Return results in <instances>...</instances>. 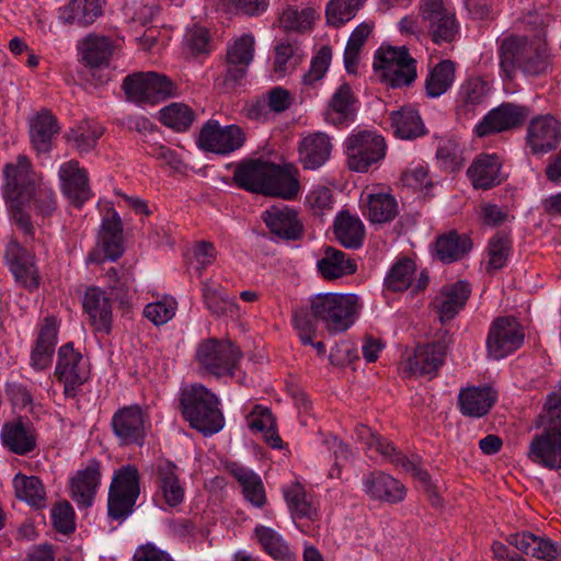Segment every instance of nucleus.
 Returning a JSON list of instances; mask_svg holds the SVG:
<instances>
[{
  "mask_svg": "<svg viewBox=\"0 0 561 561\" xmlns=\"http://www.w3.org/2000/svg\"><path fill=\"white\" fill-rule=\"evenodd\" d=\"M500 67L507 79L519 70L526 77H543L552 71L553 56L541 38L510 35L499 47Z\"/></svg>",
  "mask_w": 561,
  "mask_h": 561,
  "instance_id": "f257e3e1",
  "label": "nucleus"
},
{
  "mask_svg": "<svg viewBox=\"0 0 561 561\" xmlns=\"http://www.w3.org/2000/svg\"><path fill=\"white\" fill-rule=\"evenodd\" d=\"M179 402L184 420L205 436L216 434L224 427L219 399L204 385L193 383L182 388Z\"/></svg>",
  "mask_w": 561,
  "mask_h": 561,
  "instance_id": "f03ea898",
  "label": "nucleus"
},
{
  "mask_svg": "<svg viewBox=\"0 0 561 561\" xmlns=\"http://www.w3.org/2000/svg\"><path fill=\"white\" fill-rule=\"evenodd\" d=\"M539 425L543 431L531 440L529 457L546 468L561 469V394H548Z\"/></svg>",
  "mask_w": 561,
  "mask_h": 561,
  "instance_id": "7ed1b4c3",
  "label": "nucleus"
},
{
  "mask_svg": "<svg viewBox=\"0 0 561 561\" xmlns=\"http://www.w3.org/2000/svg\"><path fill=\"white\" fill-rule=\"evenodd\" d=\"M358 298L354 294H318L310 298V309L316 320L330 334L348 330L355 322Z\"/></svg>",
  "mask_w": 561,
  "mask_h": 561,
  "instance_id": "20e7f679",
  "label": "nucleus"
},
{
  "mask_svg": "<svg viewBox=\"0 0 561 561\" xmlns=\"http://www.w3.org/2000/svg\"><path fill=\"white\" fill-rule=\"evenodd\" d=\"M356 436L358 440L364 444L367 451H376L386 460L390 461L396 467L410 472L415 479L422 482L433 505L439 506L442 504L438 493L431 484L428 473L420 466V459L417 457H407L402 453L398 451L390 442L363 424L356 427Z\"/></svg>",
  "mask_w": 561,
  "mask_h": 561,
  "instance_id": "39448f33",
  "label": "nucleus"
},
{
  "mask_svg": "<svg viewBox=\"0 0 561 561\" xmlns=\"http://www.w3.org/2000/svg\"><path fill=\"white\" fill-rule=\"evenodd\" d=\"M373 67L379 80L393 89L410 85L416 78V61L405 47H380Z\"/></svg>",
  "mask_w": 561,
  "mask_h": 561,
  "instance_id": "423d86ee",
  "label": "nucleus"
},
{
  "mask_svg": "<svg viewBox=\"0 0 561 561\" xmlns=\"http://www.w3.org/2000/svg\"><path fill=\"white\" fill-rule=\"evenodd\" d=\"M122 88L136 103L154 104L178 95V87L169 77L152 71L127 76Z\"/></svg>",
  "mask_w": 561,
  "mask_h": 561,
  "instance_id": "0eeeda50",
  "label": "nucleus"
},
{
  "mask_svg": "<svg viewBox=\"0 0 561 561\" xmlns=\"http://www.w3.org/2000/svg\"><path fill=\"white\" fill-rule=\"evenodd\" d=\"M139 494V473L135 466H123L115 471L108 490L110 517L113 519L128 517L134 511Z\"/></svg>",
  "mask_w": 561,
  "mask_h": 561,
  "instance_id": "6e6552de",
  "label": "nucleus"
},
{
  "mask_svg": "<svg viewBox=\"0 0 561 561\" xmlns=\"http://www.w3.org/2000/svg\"><path fill=\"white\" fill-rule=\"evenodd\" d=\"M242 353L230 341L208 339L202 342L196 351V360L207 373L221 377L232 376Z\"/></svg>",
  "mask_w": 561,
  "mask_h": 561,
  "instance_id": "1a4fd4ad",
  "label": "nucleus"
},
{
  "mask_svg": "<svg viewBox=\"0 0 561 561\" xmlns=\"http://www.w3.org/2000/svg\"><path fill=\"white\" fill-rule=\"evenodd\" d=\"M387 145L383 137L370 131H360L345 140V153L350 170L367 172L386 156Z\"/></svg>",
  "mask_w": 561,
  "mask_h": 561,
  "instance_id": "9d476101",
  "label": "nucleus"
},
{
  "mask_svg": "<svg viewBox=\"0 0 561 561\" xmlns=\"http://www.w3.org/2000/svg\"><path fill=\"white\" fill-rule=\"evenodd\" d=\"M525 332L514 317H497L490 325L486 337L488 356L500 360L522 347Z\"/></svg>",
  "mask_w": 561,
  "mask_h": 561,
  "instance_id": "9b49d317",
  "label": "nucleus"
},
{
  "mask_svg": "<svg viewBox=\"0 0 561 561\" xmlns=\"http://www.w3.org/2000/svg\"><path fill=\"white\" fill-rule=\"evenodd\" d=\"M55 374L64 383L65 396L75 398L81 386L90 378V364L88 358L75 351L71 343H67L58 351Z\"/></svg>",
  "mask_w": 561,
  "mask_h": 561,
  "instance_id": "f8f14e48",
  "label": "nucleus"
},
{
  "mask_svg": "<svg viewBox=\"0 0 561 561\" xmlns=\"http://www.w3.org/2000/svg\"><path fill=\"white\" fill-rule=\"evenodd\" d=\"M420 12L435 44L450 43L456 38L459 25L455 14L445 8L443 0H422Z\"/></svg>",
  "mask_w": 561,
  "mask_h": 561,
  "instance_id": "ddd939ff",
  "label": "nucleus"
},
{
  "mask_svg": "<svg viewBox=\"0 0 561 561\" xmlns=\"http://www.w3.org/2000/svg\"><path fill=\"white\" fill-rule=\"evenodd\" d=\"M245 140L237 125L220 126L217 121H208L201 129L197 145L207 152L228 154L239 149Z\"/></svg>",
  "mask_w": 561,
  "mask_h": 561,
  "instance_id": "4468645a",
  "label": "nucleus"
},
{
  "mask_svg": "<svg viewBox=\"0 0 561 561\" xmlns=\"http://www.w3.org/2000/svg\"><path fill=\"white\" fill-rule=\"evenodd\" d=\"M5 179L4 196L10 203H31L35 192V178L30 160L21 154L15 163H8L3 169Z\"/></svg>",
  "mask_w": 561,
  "mask_h": 561,
  "instance_id": "2eb2a0df",
  "label": "nucleus"
},
{
  "mask_svg": "<svg viewBox=\"0 0 561 561\" xmlns=\"http://www.w3.org/2000/svg\"><path fill=\"white\" fill-rule=\"evenodd\" d=\"M525 140L535 156L553 151L561 141V123L550 114L534 117L527 126Z\"/></svg>",
  "mask_w": 561,
  "mask_h": 561,
  "instance_id": "dca6fc26",
  "label": "nucleus"
},
{
  "mask_svg": "<svg viewBox=\"0 0 561 561\" xmlns=\"http://www.w3.org/2000/svg\"><path fill=\"white\" fill-rule=\"evenodd\" d=\"M529 115L526 106L514 103H502L492 108L476 126L478 137H486L492 134L503 133L517 128L524 124Z\"/></svg>",
  "mask_w": 561,
  "mask_h": 561,
  "instance_id": "f3484780",
  "label": "nucleus"
},
{
  "mask_svg": "<svg viewBox=\"0 0 561 561\" xmlns=\"http://www.w3.org/2000/svg\"><path fill=\"white\" fill-rule=\"evenodd\" d=\"M124 253L123 225L116 211L104 217L98 248L87 257L88 263L100 264L105 260L117 261Z\"/></svg>",
  "mask_w": 561,
  "mask_h": 561,
  "instance_id": "a211bd4d",
  "label": "nucleus"
},
{
  "mask_svg": "<svg viewBox=\"0 0 561 561\" xmlns=\"http://www.w3.org/2000/svg\"><path fill=\"white\" fill-rule=\"evenodd\" d=\"M448 345L446 340L417 345L413 354L408 356L404 370L433 379L445 363Z\"/></svg>",
  "mask_w": 561,
  "mask_h": 561,
  "instance_id": "6ab92c4d",
  "label": "nucleus"
},
{
  "mask_svg": "<svg viewBox=\"0 0 561 561\" xmlns=\"http://www.w3.org/2000/svg\"><path fill=\"white\" fill-rule=\"evenodd\" d=\"M82 307L89 317L90 324L96 332L108 334L113 323L112 299L100 287L90 286L82 298Z\"/></svg>",
  "mask_w": 561,
  "mask_h": 561,
  "instance_id": "aec40b11",
  "label": "nucleus"
},
{
  "mask_svg": "<svg viewBox=\"0 0 561 561\" xmlns=\"http://www.w3.org/2000/svg\"><path fill=\"white\" fill-rule=\"evenodd\" d=\"M262 219L270 232L282 240H298L304 227L297 213L285 205H273L262 214Z\"/></svg>",
  "mask_w": 561,
  "mask_h": 561,
  "instance_id": "412c9836",
  "label": "nucleus"
},
{
  "mask_svg": "<svg viewBox=\"0 0 561 561\" xmlns=\"http://www.w3.org/2000/svg\"><path fill=\"white\" fill-rule=\"evenodd\" d=\"M10 271L15 280L23 287L34 290L39 285V275L35 266L34 255L16 241H11L5 251Z\"/></svg>",
  "mask_w": 561,
  "mask_h": 561,
  "instance_id": "4be33fe9",
  "label": "nucleus"
},
{
  "mask_svg": "<svg viewBox=\"0 0 561 561\" xmlns=\"http://www.w3.org/2000/svg\"><path fill=\"white\" fill-rule=\"evenodd\" d=\"M59 179L62 193L77 207H81L90 197L88 173L79 167V162L70 160L60 165Z\"/></svg>",
  "mask_w": 561,
  "mask_h": 561,
  "instance_id": "5701e85b",
  "label": "nucleus"
},
{
  "mask_svg": "<svg viewBox=\"0 0 561 561\" xmlns=\"http://www.w3.org/2000/svg\"><path fill=\"white\" fill-rule=\"evenodd\" d=\"M112 427L123 444H139L145 437V415L137 405L122 408L113 415Z\"/></svg>",
  "mask_w": 561,
  "mask_h": 561,
  "instance_id": "b1692460",
  "label": "nucleus"
},
{
  "mask_svg": "<svg viewBox=\"0 0 561 561\" xmlns=\"http://www.w3.org/2000/svg\"><path fill=\"white\" fill-rule=\"evenodd\" d=\"M77 49L84 66L100 69L110 65L114 44L107 36L90 33L78 42Z\"/></svg>",
  "mask_w": 561,
  "mask_h": 561,
  "instance_id": "393cba45",
  "label": "nucleus"
},
{
  "mask_svg": "<svg viewBox=\"0 0 561 561\" xmlns=\"http://www.w3.org/2000/svg\"><path fill=\"white\" fill-rule=\"evenodd\" d=\"M100 479V462L96 459L89 460L87 467L79 470L70 480L72 500L81 507H90L93 504Z\"/></svg>",
  "mask_w": 561,
  "mask_h": 561,
  "instance_id": "a878e982",
  "label": "nucleus"
},
{
  "mask_svg": "<svg viewBox=\"0 0 561 561\" xmlns=\"http://www.w3.org/2000/svg\"><path fill=\"white\" fill-rule=\"evenodd\" d=\"M298 176L299 172L293 164L271 163L265 195L282 197L286 201L294 199L300 190Z\"/></svg>",
  "mask_w": 561,
  "mask_h": 561,
  "instance_id": "bb28decb",
  "label": "nucleus"
},
{
  "mask_svg": "<svg viewBox=\"0 0 561 561\" xmlns=\"http://www.w3.org/2000/svg\"><path fill=\"white\" fill-rule=\"evenodd\" d=\"M506 541L524 554L538 560L552 561L559 556V546L546 536H537L530 531L510 534Z\"/></svg>",
  "mask_w": 561,
  "mask_h": 561,
  "instance_id": "cd10ccee",
  "label": "nucleus"
},
{
  "mask_svg": "<svg viewBox=\"0 0 561 561\" xmlns=\"http://www.w3.org/2000/svg\"><path fill=\"white\" fill-rule=\"evenodd\" d=\"M105 0H70L58 10V19L62 24L88 27L103 13Z\"/></svg>",
  "mask_w": 561,
  "mask_h": 561,
  "instance_id": "c85d7f7f",
  "label": "nucleus"
},
{
  "mask_svg": "<svg viewBox=\"0 0 561 561\" xmlns=\"http://www.w3.org/2000/svg\"><path fill=\"white\" fill-rule=\"evenodd\" d=\"M501 160L496 154H479L467 170L474 188L490 190L503 181Z\"/></svg>",
  "mask_w": 561,
  "mask_h": 561,
  "instance_id": "c756f323",
  "label": "nucleus"
},
{
  "mask_svg": "<svg viewBox=\"0 0 561 561\" xmlns=\"http://www.w3.org/2000/svg\"><path fill=\"white\" fill-rule=\"evenodd\" d=\"M331 150L329 136L321 131L313 133L299 142V160L305 169L316 170L329 160Z\"/></svg>",
  "mask_w": 561,
  "mask_h": 561,
  "instance_id": "7c9ffc66",
  "label": "nucleus"
},
{
  "mask_svg": "<svg viewBox=\"0 0 561 561\" xmlns=\"http://www.w3.org/2000/svg\"><path fill=\"white\" fill-rule=\"evenodd\" d=\"M365 492L375 500H383L389 503H399L405 497L404 485L393 477L375 471L364 479Z\"/></svg>",
  "mask_w": 561,
  "mask_h": 561,
  "instance_id": "2f4dec72",
  "label": "nucleus"
},
{
  "mask_svg": "<svg viewBox=\"0 0 561 561\" xmlns=\"http://www.w3.org/2000/svg\"><path fill=\"white\" fill-rule=\"evenodd\" d=\"M470 293V285L465 280L443 286L440 296L434 301L440 321L451 320L465 307Z\"/></svg>",
  "mask_w": 561,
  "mask_h": 561,
  "instance_id": "473e14b6",
  "label": "nucleus"
},
{
  "mask_svg": "<svg viewBox=\"0 0 561 561\" xmlns=\"http://www.w3.org/2000/svg\"><path fill=\"white\" fill-rule=\"evenodd\" d=\"M496 401V392L491 387H469L458 394L460 412L470 417H482Z\"/></svg>",
  "mask_w": 561,
  "mask_h": 561,
  "instance_id": "72a5a7b5",
  "label": "nucleus"
},
{
  "mask_svg": "<svg viewBox=\"0 0 561 561\" xmlns=\"http://www.w3.org/2000/svg\"><path fill=\"white\" fill-rule=\"evenodd\" d=\"M270 169L271 163L261 160L242 162L234 169L233 182L245 191L265 195Z\"/></svg>",
  "mask_w": 561,
  "mask_h": 561,
  "instance_id": "f704fd0d",
  "label": "nucleus"
},
{
  "mask_svg": "<svg viewBox=\"0 0 561 561\" xmlns=\"http://www.w3.org/2000/svg\"><path fill=\"white\" fill-rule=\"evenodd\" d=\"M4 447L16 455H26L36 446V435L31 424L22 420L5 423L1 430Z\"/></svg>",
  "mask_w": 561,
  "mask_h": 561,
  "instance_id": "c9c22d12",
  "label": "nucleus"
},
{
  "mask_svg": "<svg viewBox=\"0 0 561 561\" xmlns=\"http://www.w3.org/2000/svg\"><path fill=\"white\" fill-rule=\"evenodd\" d=\"M333 233L341 245L346 249H359L365 239L363 221L347 210L337 214L333 222Z\"/></svg>",
  "mask_w": 561,
  "mask_h": 561,
  "instance_id": "e433bc0d",
  "label": "nucleus"
},
{
  "mask_svg": "<svg viewBox=\"0 0 561 561\" xmlns=\"http://www.w3.org/2000/svg\"><path fill=\"white\" fill-rule=\"evenodd\" d=\"M356 99L347 83L341 84L329 101L325 121L335 126L353 122L356 115Z\"/></svg>",
  "mask_w": 561,
  "mask_h": 561,
  "instance_id": "4c0bfd02",
  "label": "nucleus"
},
{
  "mask_svg": "<svg viewBox=\"0 0 561 561\" xmlns=\"http://www.w3.org/2000/svg\"><path fill=\"white\" fill-rule=\"evenodd\" d=\"M317 267L323 278L336 279L354 274L357 270V264L343 251L327 247L323 256L317 262Z\"/></svg>",
  "mask_w": 561,
  "mask_h": 561,
  "instance_id": "58836bf2",
  "label": "nucleus"
},
{
  "mask_svg": "<svg viewBox=\"0 0 561 561\" xmlns=\"http://www.w3.org/2000/svg\"><path fill=\"white\" fill-rule=\"evenodd\" d=\"M56 341V323L54 319L46 318L31 353V365L34 369L43 370L50 366Z\"/></svg>",
  "mask_w": 561,
  "mask_h": 561,
  "instance_id": "ea45409f",
  "label": "nucleus"
},
{
  "mask_svg": "<svg viewBox=\"0 0 561 561\" xmlns=\"http://www.w3.org/2000/svg\"><path fill=\"white\" fill-rule=\"evenodd\" d=\"M103 133L104 128L101 124L93 119H83L70 128L65 138L75 150L82 154L92 151L96 147Z\"/></svg>",
  "mask_w": 561,
  "mask_h": 561,
  "instance_id": "a19ab883",
  "label": "nucleus"
},
{
  "mask_svg": "<svg viewBox=\"0 0 561 561\" xmlns=\"http://www.w3.org/2000/svg\"><path fill=\"white\" fill-rule=\"evenodd\" d=\"M203 301L214 317H232L237 313L236 301L222 289L209 280L202 283Z\"/></svg>",
  "mask_w": 561,
  "mask_h": 561,
  "instance_id": "79ce46f5",
  "label": "nucleus"
},
{
  "mask_svg": "<svg viewBox=\"0 0 561 561\" xmlns=\"http://www.w3.org/2000/svg\"><path fill=\"white\" fill-rule=\"evenodd\" d=\"M363 203L365 205L364 215L373 224L392 221L399 213L397 199L388 193L368 194Z\"/></svg>",
  "mask_w": 561,
  "mask_h": 561,
  "instance_id": "37998d69",
  "label": "nucleus"
},
{
  "mask_svg": "<svg viewBox=\"0 0 561 561\" xmlns=\"http://www.w3.org/2000/svg\"><path fill=\"white\" fill-rule=\"evenodd\" d=\"M391 127L397 137L414 139L425 134V127L419 112L412 107H401L390 114Z\"/></svg>",
  "mask_w": 561,
  "mask_h": 561,
  "instance_id": "c03bdc74",
  "label": "nucleus"
},
{
  "mask_svg": "<svg viewBox=\"0 0 561 561\" xmlns=\"http://www.w3.org/2000/svg\"><path fill=\"white\" fill-rule=\"evenodd\" d=\"M57 118L47 111L38 113L31 122V140L37 152L50 150L53 137L58 134Z\"/></svg>",
  "mask_w": 561,
  "mask_h": 561,
  "instance_id": "a18cd8bd",
  "label": "nucleus"
},
{
  "mask_svg": "<svg viewBox=\"0 0 561 561\" xmlns=\"http://www.w3.org/2000/svg\"><path fill=\"white\" fill-rule=\"evenodd\" d=\"M254 534L262 549L275 561H296V556L289 545L274 529L256 526Z\"/></svg>",
  "mask_w": 561,
  "mask_h": 561,
  "instance_id": "49530a36",
  "label": "nucleus"
},
{
  "mask_svg": "<svg viewBox=\"0 0 561 561\" xmlns=\"http://www.w3.org/2000/svg\"><path fill=\"white\" fill-rule=\"evenodd\" d=\"M472 249V242L466 234L451 231L439 237L436 241V254L443 262H454L461 259Z\"/></svg>",
  "mask_w": 561,
  "mask_h": 561,
  "instance_id": "de8ad7c7",
  "label": "nucleus"
},
{
  "mask_svg": "<svg viewBox=\"0 0 561 561\" xmlns=\"http://www.w3.org/2000/svg\"><path fill=\"white\" fill-rule=\"evenodd\" d=\"M455 80V64L449 60H442L427 75L425 91L430 98H438L444 94Z\"/></svg>",
  "mask_w": 561,
  "mask_h": 561,
  "instance_id": "09e8293b",
  "label": "nucleus"
},
{
  "mask_svg": "<svg viewBox=\"0 0 561 561\" xmlns=\"http://www.w3.org/2000/svg\"><path fill=\"white\" fill-rule=\"evenodd\" d=\"M232 474L240 483L244 497L252 505L262 507L266 502V495L260 476L244 467L234 468Z\"/></svg>",
  "mask_w": 561,
  "mask_h": 561,
  "instance_id": "8fccbe9b",
  "label": "nucleus"
},
{
  "mask_svg": "<svg viewBox=\"0 0 561 561\" xmlns=\"http://www.w3.org/2000/svg\"><path fill=\"white\" fill-rule=\"evenodd\" d=\"M291 102L293 98L289 91L282 87H275L267 92L266 98L257 100L249 107V116L260 119L265 116L267 107L273 112L282 113L289 108Z\"/></svg>",
  "mask_w": 561,
  "mask_h": 561,
  "instance_id": "3c124183",
  "label": "nucleus"
},
{
  "mask_svg": "<svg viewBox=\"0 0 561 561\" xmlns=\"http://www.w3.org/2000/svg\"><path fill=\"white\" fill-rule=\"evenodd\" d=\"M175 469V465L169 461L159 466L158 469L159 488L170 506H176L184 499V490L179 482Z\"/></svg>",
  "mask_w": 561,
  "mask_h": 561,
  "instance_id": "603ef678",
  "label": "nucleus"
},
{
  "mask_svg": "<svg viewBox=\"0 0 561 561\" xmlns=\"http://www.w3.org/2000/svg\"><path fill=\"white\" fill-rule=\"evenodd\" d=\"M366 0H330L325 8L329 25L341 27L353 20Z\"/></svg>",
  "mask_w": 561,
  "mask_h": 561,
  "instance_id": "864d4df0",
  "label": "nucleus"
},
{
  "mask_svg": "<svg viewBox=\"0 0 561 561\" xmlns=\"http://www.w3.org/2000/svg\"><path fill=\"white\" fill-rule=\"evenodd\" d=\"M15 495L33 506H42L45 502V490L37 477L18 473L13 479Z\"/></svg>",
  "mask_w": 561,
  "mask_h": 561,
  "instance_id": "5fc2aeb1",
  "label": "nucleus"
},
{
  "mask_svg": "<svg viewBox=\"0 0 561 561\" xmlns=\"http://www.w3.org/2000/svg\"><path fill=\"white\" fill-rule=\"evenodd\" d=\"M194 119V111L183 103H172L160 111V122L179 133L186 131Z\"/></svg>",
  "mask_w": 561,
  "mask_h": 561,
  "instance_id": "6e6d98bb",
  "label": "nucleus"
},
{
  "mask_svg": "<svg viewBox=\"0 0 561 561\" xmlns=\"http://www.w3.org/2000/svg\"><path fill=\"white\" fill-rule=\"evenodd\" d=\"M371 28V24L364 22L352 32L344 51V64L348 73L356 72L359 51L370 34Z\"/></svg>",
  "mask_w": 561,
  "mask_h": 561,
  "instance_id": "4d7b16f0",
  "label": "nucleus"
},
{
  "mask_svg": "<svg viewBox=\"0 0 561 561\" xmlns=\"http://www.w3.org/2000/svg\"><path fill=\"white\" fill-rule=\"evenodd\" d=\"M489 92L488 83L479 77L469 78L459 89L460 106L467 111L481 104Z\"/></svg>",
  "mask_w": 561,
  "mask_h": 561,
  "instance_id": "13d9d810",
  "label": "nucleus"
},
{
  "mask_svg": "<svg viewBox=\"0 0 561 561\" xmlns=\"http://www.w3.org/2000/svg\"><path fill=\"white\" fill-rule=\"evenodd\" d=\"M414 272L415 263L411 259H402L391 267L385 286L391 291H403L411 285Z\"/></svg>",
  "mask_w": 561,
  "mask_h": 561,
  "instance_id": "bf43d9fd",
  "label": "nucleus"
},
{
  "mask_svg": "<svg viewBox=\"0 0 561 561\" xmlns=\"http://www.w3.org/2000/svg\"><path fill=\"white\" fill-rule=\"evenodd\" d=\"M512 249L511 238L503 232L493 236L488 245L489 263L488 270H500L505 266Z\"/></svg>",
  "mask_w": 561,
  "mask_h": 561,
  "instance_id": "052dcab7",
  "label": "nucleus"
},
{
  "mask_svg": "<svg viewBox=\"0 0 561 561\" xmlns=\"http://www.w3.org/2000/svg\"><path fill=\"white\" fill-rule=\"evenodd\" d=\"M313 13L310 8L298 10L289 7L280 16V25L287 31L304 32L311 27Z\"/></svg>",
  "mask_w": 561,
  "mask_h": 561,
  "instance_id": "680f3d73",
  "label": "nucleus"
},
{
  "mask_svg": "<svg viewBox=\"0 0 561 561\" xmlns=\"http://www.w3.org/2000/svg\"><path fill=\"white\" fill-rule=\"evenodd\" d=\"M332 58V50L329 46H322L311 59L310 69L302 77V83L308 87L320 81L327 73Z\"/></svg>",
  "mask_w": 561,
  "mask_h": 561,
  "instance_id": "e2e57ef3",
  "label": "nucleus"
},
{
  "mask_svg": "<svg viewBox=\"0 0 561 561\" xmlns=\"http://www.w3.org/2000/svg\"><path fill=\"white\" fill-rule=\"evenodd\" d=\"M317 321L312 313L310 314L306 308H297L293 312V324L298 332V336L302 344L311 343L317 331Z\"/></svg>",
  "mask_w": 561,
  "mask_h": 561,
  "instance_id": "0e129e2a",
  "label": "nucleus"
},
{
  "mask_svg": "<svg viewBox=\"0 0 561 561\" xmlns=\"http://www.w3.org/2000/svg\"><path fill=\"white\" fill-rule=\"evenodd\" d=\"M254 38L250 34L241 36L227 51V62L250 65L253 59Z\"/></svg>",
  "mask_w": 561,
  "mask_h": 561,
  "instance_id": "69168bd1",
  "label": "nucleus"
},
{
  "mask_svg": "<svg viewBox=\"0 0 561 561\" xmlns=\"http://www.w3.org/2000/svg\"><path fill=\"white\" fill-rule=\"evenodd\" d=\"M51 520L55 529L61 534L75 531V512L69 502L57 503L51 508Z\"/></svg>",
  "mask_w": 561,
  "mask_h": 561,
  "instance_id": "338daca9",
  "label": "nucleus"
},
{
  "mask_svg": "<svg viewBox=\"0 0 561 561\" xmlns=\"http://www.w3.org/2000/svg\"><path fill=\"white\" fill-rule=\"evenodd\" d=\"M436 157L443 168L449 172H455L461 165V150L454 140H446L439 145Z\"/></svg>",
  "mask_w": 561,
  "mask_h": 561,
  "instance_id": "774afa93",
  "label": "nucleus"
}]
</instances>
